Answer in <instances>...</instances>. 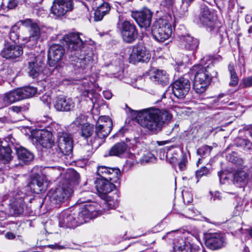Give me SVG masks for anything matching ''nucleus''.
<instances>
[{
  "label": "nucleus",
  "instance_id": "f257e3e1",
  "mask_svg": "<svg viewBox=\"0 0 252 252\" xmlns=\"http://www.w3.org/2000/svg\"><path fill=\"white\" fill-rule=\"evenodd\" d=\"M171 118L172 115L167 111L155 107L141 110L137 114L138 123L152 134L160 131L163 124Z\"/></svg>",
  "mask_w": 252,
  "mask_h": 252
},
{
  "label": "nucleus",
  "instance_id": "f03ea898",
  "mask_svg": "<svg viewBox=\"0 0 252 252\" xmlns=\"http://www.w3.org/2000/svg\"><path fill=\"white\" fill-rule=\"evenodd\" d=\"M210 57L206 56L201 59V64L193 65L189 74L194 77L193 87L197 94L205 92L210 84L212 78L217 77L218 72L215 70L212 72L210 69L213 67Z\"/></svg>",
  "mask_w": 252,
  "mask_h": 252
},
{
  "label": "nucleus",
  "instance_id": "7ed1b4c3",
  "mask_svg": "<svg viewBox=\"0 0 252 252\" xmlns=\"http://www.w3.org/2000/svg\"><path fill=\"white\" fill-rule=\"evenodd\" d=\"M119 195L115 193L113 196H108L107 200L102 203V209H99V204L96 202L86 204L79 212L80 216L84 219L85 223L88 219H93L99 215L107 214L109 209H113L118 206Z\"/></svg>",
  "mask_w": 252,
  "mask_h": 252
},
{
  "label": "nucleus",
  "instance_id": "20e7f679",
  "mask_svg": "<svg viewBox=\"0 0 252 252\" xmlns=\"http://www.w3.org/2000/svg\"><path fill=\"white\" fill-rule=\"evenodd\" d=\"M194 22L204 26L211 32L219 34L221 38L226 34L224 27L216 19L214 13L207 6H201L200 14L195 18Z\"/></svg>",
  "mask_w": 252,
  "mask_h": 252
},
{
  "label": "nucleus",
  "instance_id": "39448f33",
  "mask_svg": "<svg viewBox=\"0 0 252 252\" xmlns=\"http://www.w3.org/2000/svg\"><path fill=\"white\" fill-rule=\"evenodd\" d=\"M37 92L36 88L31 86L11 91L0 98V108L6 107L15 102L32 97L35 95Z\"/></svg>",
  "mask_w": 252,
  "mask_h": 252
},
{
  "label": "nucleus",
  "instance_id": "423d86ee",
  "mask_svg": "<svg viewBox=\"0 0 252 252\" xmlns=\"http://www.w3.org/2000/svg\"><path fill=\"white\" fill-rule=\"evenodd\" d=\"M79 33H69L60 39L59 42L54 45L58 47H86L94 46V42L91 39H84Z\"/></svg>",
  "mask_w": 252,
  "mask_h": 252
},
{
  "label": "nucleus",
  "instance_id": "0eeeda50",
  "mask_svg": "<svg viewBox=\"0 0 252 252\" xmlns=\"http://www.w3.org/2000/svg\"><path fill=\"white\" fill-rule=\"evenodd\" d=\"M172 32L171 23L167 18H161L156 20L152 27L154 38L158 42L167 39Z\"/></svg>",
  "mask_w": 252,
  "mask_h": 252
},
{
  "label": "nucleus",
  "instance_id": "6e6552de",
  "mask_svg": "<svg viewBox=\"0 0 252 252\" xmlns=\"http://www.w3.org/2000/svg\"><path fill=\"white\" fill-rule=\"evenodd\" d=\"M73 193L72 188L68 184L63 183L54 190L50 191L48 194L52 205L59 207L60 205L67 200Z\"/></svg>",
  "mask_w": 252,
  "mask_h": 252
},
{
  "label": "nucleus",
  "instance_id": "1a4fd4ad",
  "mask_svg": "<svg viewBox=\"0 0 252 252\" xmlns=\"http://www.w3.org/2000/svg\"><path fill=\"white\" fill-rule=\"evenodd\" d=\"M85 223V220L80 215L69 214L67 212H62L59 217V225L60 227L69 228H74L77 226Z\"/></svg>",
  "mask_w": 252,
  "mask_h": 252
},
{
  "label": "nucleus",
  "instance_id": "9d476101",
  "mask_svg": "<svg viewBox=\"0 0 252 252\" xmlns=\"http://www.w3.org/2000/svg\"><path fill=\"white\" fill-rule=\"evenodd\" d=\"M205 238L206 246L212 250L221 249L226 244L225 236L222 233H208L205 234Z\"/></svg>",
  "mask_w": 252,
  "mask_h": 252
},
{
  "label": "nucleus",
  "instance_id": "9b49d317",
  "mask_svg": "<svg viewBox=\"0 0 252 252\" xmlns=\"http://www.w3.org/2000/svg\"><path fill=\"white\" fill-rule=\"evenodd\" d=\"M72 9L71 0H54L51 8V14L55 18H60Z\"/></svg>",
  "mask_w": 252,
  "mask_h": 252
},
{
  "label": "nucleus",
  "instance_id": "f8f14e48",
  "mask_svg": "<svg viewBox=\"0 0 252 252\" xmlns=\"http://www.w3.org/2000/svg\"><path fill=\"white\" fill-rule=\"evenodd\" d=\"M24 26L30 28V36L23 38L25 43L31 42L30 45L37 43L40 35V29L37 24L31 19H26L19 21Z\"/></svg>",
  "mask_w": 252,
  "mask_h": 252
},
{
  "label": "nucleus",
  "instance_id": "ddd939ff",
  "mask_svg": "<svg viewBox=\"0 0 252 252\" xmlns=\"http://www.w3.org/2000/svg\"><path fill=\"white\" fill-rule=\"evenodd\" d=\"M190 88V83L188 79L180 78L172 85V90L174 95L178 98H184L188 94Z\"/></svg>",
  "mask_w": 252,
  "mask_h": 252
},
{
  "label": "nucleus",
  "instance_id": "4468645a",
  "mask_svg": "<svg viewBox=\"0 0 252 252\" xmlns=\"http://www.w3.org/2000/svg\"><path fill=\"white\" fill-rule=\"evenodd\" d=\"M58 148L64 155H69L73 150V140L71 135L66 132H57Z\"/></svg>",
  "mask_w": 252,
  "mask_h": 252
},
{
  "label": "nucleus",
  "instance_id": "2eb2a0df",
  "mask_svg": "<svg viewBox=\"0 0 252 252\" xmlns=\"http://www.w3.org/2000/svg\"><path fill=\"white\" fill-rule=\"evenodd\" d=\"M250 173V170L246 166L237 169L233 174L234 184L239 188H245L251 181Z\"/></svg>",
  "mask_w": 252,
  "mask_h": 252
},
{
  "label": "nucleus",
  "instance_id": "dca6fc26",
  "mask_svg": "<svg viewBox=\"0 0 252 252\" xmlns=\"http://www.w3.org/2000/svg\"><path fill=\"white\" fill-rule=\"evenodd\" d=\"M96 173L101 179H109L110 181L115 183H119L121 172L118 168L99 165L97 166Z\"/></svg>",
  "mask_w": 252,
  "mask_h": 252
},
{
  "label": "nucleus",
  "instance_id": "f3484780",
  "mask_svg": "<svg viewBox=\"0 0 252 252\" xmlns=\"http://www.w3.org/2000/svg\"><path fill=\"white\" fill-rule=\"evenodd\" d=\"M121 32L123 40L127 43L132 42L137 37L138 32L135 25L128 21L122 23Z\"/></svg>",
  "mask_w": 252,
  "mask_h": 252
},
{
  "label": "nucleus",
  "instance_id": "a211bd4d",
  "mask_svg": "<svg viewBox=\"0 0 252 252\" xmlns=\"http://www.w3.org/2000/svg\"><path fill=\"white\" fill-rule=\"evenodd\" d=\"M83 52L80 58H76L74 62L71 63L73 67L85 69L87 66L93 63L95 58L93 52L90 48H87Z\"/></svg>",
  "mask_w": 252,
  "mask_h": 252
},
{
  "label": "nucleus",
  "instance_id": "6ab92c4d",
  "mask_svg": "<svg viewBox=\"0 0 252 252\" xmlns=\"http://www.w3.org/2000/svg\"><path fill=\"white\" fill-rule=\"evenodd\" d=\"M129 55L130 63L135 64L138 62H148L150 60L151 54L147 48H132Z\"/></svg>",
  "mask_w": 252,
  "mask_h": 252
},
{
  "label": "nucleus",
  "instance_id": "aec40b11",
  "mask_svg": "<svg viewBox=\"0 0 252 252\" xmlns=\"http://www.w3.org/2000/svg\"><path fill=\"white\" fill-rule=\"evenodd\" d=\"M111 131L110 128H102L95 126V134L91 138L90 143L94 148L99 147Z\"/></svg>",
  "mask_w": 252,
  "mask_h": 252
},
{
  "label": "nucleus",
  "instance_id": "412c9836",
  "mask_svg": "<svg viewBox=\"0 0 252 252\" xmlns=\"http://www.w3.org/2000/svg\"><path fill=\"white\" fill-rule=\"evenodd\" d=\"M54 107L58 111L68 112L73 109L75 102L71 98L58 96L54 102Z\"/></svg>",
  "mask_w": 252,
  "mask_h": 252
},
{
  "label": "nucleus",
  "instance_id": "4be33fe9",
  "mask_svg": "<svg viewBox=\"0 0 252 252\" xmlns=\"http://www.w3.org/2000/svg\"><path fill=\"white\" fill-rule=\"evenodd\" d=\"M53 132L48 130H41L37 132V141L43 147L47 149L52 148L54 146V140L53 138Z\"/></svg>",
  "mask_w": 252,
  "mask_h": 252
},
{
  "label": "nucleus",
  "instance_id": "5701e85b",
  "mask_svg": "<svg viewBox=\"0 0 252 252\" xmlns=\"http://www.w3.org/2000/svg\"><path fill=\"white\" fill-rule=\"evenodd\" d=\"M133 17L141 28L146 29L150 27L151 24L152 13L149 9H146L134 13Z\"/></svg>",
  "mask_w": 252,
  "mask_h": 252
},
{
  "label": "nucleus",
  "instance_id": "b1692460",
  "mask_svg": "<svg viewBox=\"0 0 252 252\" xmlns=\"http://www.w3.org/2000/svg\"><path fill=\"white\" fill-rule=\"evenodd\" d=\"M93 8H95L94 12V19L95 21H99L102 19L104 16L106 14L110 9L108 3L105 2L103 0H96L92 3Z\"/></svg>",
  "mask_w": 252,
  "mask_h": 252
},
{
  "label": "nucleus",
  "instance_id": "393cba45",
  "mask_svg": "<svg viewBox=\"0 0 252 252\" xmlns=\"http://www.w3.org/2000/svg\"><path fill=\"white\" fill-rule=\"evenodd\" d=\"M109 179H97L94 184L95 188L99 193L100 195L102 197L110 192H111L115 188V185L113 184L114 182H110L108 181Z\"/></svg>",
  "mask_w": 252,
  "mask_h": 252
},
{
  "label": "nucleus",
  "instance_id": "a878e982",
  "mask_svg": "<svg viewBox=\"0 0 252 252\" xmlns=\"http://www.w3.org/2000/svg\"><path fill=\"white\" fill-rule=\"evenodd\" d=\"M173 245L174 252H195L193 250H198V246L194 248L192 245L185 242L182 238L174 239Z\"/></svg>",
  "mask_w": 252,
  "mask_h": 252
},
{
  "label": "nucleus",
  "instance_id": "bb28decb",
  "mask_svg": "<svg viewBox=\"0 0 252 252\" xmlns=\"http://www.w3.org/2000/svg\"><path fill=\"white\" fill-rule=\"evenodd\" d=\"M29 187L32 192L39 194L46 190L47 185L44 182L43 179L37 175L32 179Z\"/></svg>",
  "mask_w": 252,
  "mask_h": 252
},
{
  "label": "nucleus",
  "instance_id": "cd10ccee",
  "mask_svg": "<svg viewBox=\"0 0 252 252\" xmlns=\"http://www.w3.org/2000/svg\"><path fill=\"white\" fill-rule=\"evenodd\" d=\"M48 58L50 66H55L62 59L64 53V48H49Z\"/></svg>",
  "mask_w": 252,
  "mask_h": 252
},
{
  "label": "nucleus",
  "instance_id": "c85d7f7f",
  "mask_svg": "<svg viewBox=\"0 0 252 252\" xmlns=\"http://www.w3.org/2000/svg\"><path fill=\"white\" fill-rule=\"evenodd\" d=\"M11 150L8 146L2 145L0 142V164H3L9 162L12 159Z\"/></svg>",
  "mask_w": 252,
  "mask_h": 252
},
{
  "label": "nucleus",
  "instance_id": "c756f323",
  "mask_svg": "<svg viewBox=\"0 0 252 252\" xmlns=\"http://www.w3.org/2000/svg\"><path fill=\"white\" fill-rule=\"evenodd\" d=\"M151 78L153 81L162 85H165L168 83V75L164 70H157L154 74L151 75Z\"/></svg>",
  "mask_w": 252,
  "mask_h": 252
},
{
  "label": "nucleus",
  "instance_id": "7c9ffc66",
  "mask_svg": "<svg viewBox=\"0 0 252 252\" xmlns=\"http://www.w3.org/2000/svg\"><path fill=\"white\" fill-rule=\"evenodd\" d=\"M18 159L25 164H28L33 159V155L27 149L20 147L17 149Z\"/></svg>",
  "mask_w": 252,
  "mask_h": 252
},
{
  "label": "nucleus",
  "instance_id": "2f4dec72",
  "mask_svg": "<svg viewBox=\"0 0 252 252\" xmlns=\"http://www.w3.org/2000/svg\"><path fill=\"white\" fill-rule=\"evenodd\" d=\"M23 48H3L0 54L3 58L6 59H13L19 57L21 55L23 51Z\"/></svg>",
  "mask_w": 252,
  "mask_h": 252
},
{
  "label": "nucleus",
  "instance_id": "473e14b6",
  "mask_svg": "<svg viewBox=\"0 0 252 252\" xmlns=\"http://www.w3.org/2000/svg\"><path fill=\"white\" fill-rule=\"evenodd\" d=\"M29 75L33 78L37 77L42 70V67L37 63L36 57H34V61L29 62Z\"/></svg>",
  "mask_w": 252,
  "mask_h": 252
},
{
  "label": "nucleus",
  "instance_id": "72a5a7b5",
  "mask_svg": "<svg viewBox=\"0 0 252 252\" xmlns=\"http://www.w3.org/2000/svg\"><path fill=\"white\" fill-rule=\"evenodd\" d=\"M127 145L125 142L118 143L111 148L109 151V155L120 156L125 153Z\"/></svg>",
  "mask_w": 252,
  "mask_h": 252
},
{
  "label": "nucleus",
  "instance_id": "f704fd0d",
  "mask_svg": "<svg viewBox=\"0 0 252 252\" xmlns=\"http://www.w3.org/2000/svg\"><path fill=\"white\" fill-rule=\"evenodd\" d=\"M181 40L183 45L188 47H198L199 44V41L198 39L194 38L189 35L186 36L182 35Z\"/></svg>",
  "mask_w": 252,
  "mask_h": 252
},
{
  "label": "nucleus",
  "instance_id": "c9c22d12",
  "mask_svg": "<svg viewBox=\"0 0 252 252\" xmlns=\"http://www.w3.org/2000/svg\"><path fill=\"white\" fill-rule=\"evenodd\" d=\"M95 126L102 128H110L111 130H112L113 126L112 121L108 116H101L98 119Z\"/></svg>",
  "mask_w": 252,
  "mask_h": 252
},
{
  "label": "nucleus",
  "instance_id": "e433bc0d",
  "mask_svg": "<svg viewBox=\"0 0 252 252\" xmlns=\"http://www.w3.org/2000/svg\"><path fill=\"white\" fill-rule=\"evenodd\" d=\"M93 131V126L89 124H85L82 126H81V135L84 138V139H87L88 144L91 145L90 143V141H89L88 140V138H91Z\"/></svg>",
  "mask_w": 252,
  "mask_h": 252
},
{
  "label": "nucleus",
  "instance_id": "4c0bfd02",
  "mask_svg": "<svg viewBox=\"0 0 252 252\" xmlns=\"http://www.w3.org/2000/svg\"><path fill=\"white\" fill-rule=\"evenodd\" d=\"M228 70L230 74V81L229 85L230 86H235L238 83V77L234 69L233 64H229L228 65Z\"/></svg>",
  "mask_w": 252,
  "mask_h": 252
},
{
  "label": "nucleus",
  "instance_id": "58836bf2",
  "mask_svg": "<svg viewBox=\"0 0 252 252\" xmlns=\"http://www.w3.org/2000/svg\"><path fill=\"white\" fill-rule=\"evenodd\" d=\"M49 153L50 154L51 159L53 161H58L59 159L61 158L63 155H64V154L60 150V149H58L56 147L55 148H49Z\"/></svg>",
  "mask_w": 252,
  "mask_h": 252
},
{
  "label": "nucleus",
  "instance_id": "ea45409f",
  "mask_svg": "<svg viewBox=\"0 0 252 252\" xmlns=\"http://www.w3.org/2000/svg\"><path fill=\"white\" fill-rule=\"evenodd\" d=\"M212 148L207 145H204L199 148L197 151V153L198 155L203 158L209 155Z\"/></svg>",
  "mask_w": 252,
  "mask_h": 252
},
{
  "label": "nucleus",
  "instance_id": "a19ab883",
  "mask_svg": "<svg viewBox=\"0 0 252 252\" xmlns=\"http://www.w3.org/2000/svg\"><path fill=\"white\" fill-rule=\"evenodd\" d=\"M84 90L82 93V95L84 96H88L90 98V100L92 101L93 103H94L96 102V101H94V98L90 97V95L92 96L94 95L95 98L97 97L98 94L97 93H94L93 91L91 89H83Z\"/></svg>",
  "mask_w": 252,
  "mask_h": 252
},
{
  "label": "nucleus",
  "instance_id": "79ce46f5",
  "mask_svg": "<svg viewBox=\"0 0 252 252\" xmlns=\"http://www.w3.org/2000/svg\"><path fill=\"white\" fill-rule=\"evenodd\" d=\"M238 142L239 146L241 147L248 149H252V143L247 139L239 138L238 139Z\"/></svg>",
  "mask_w": 252,
  "mask_h": 252
},
{
  "label": "nucleus",
  "instance_id": "37998d69",
  "mask_svg": "<svg viewBox=\"0 0 252 252\" xmlns=\"http://www.w3.org/2000/svg\"><path fill=\"white\" fill-rule=\"evenodd\" d=\"M210 173V169L205 166H203L196 171V177L197 178H199L203 176H206Z\"/></svg>",
  "mask_w": 252,
  "mask_h": 252
},
{
  "label": "nucleus",
  "instance_id": "c03bdc74",
  "mask_svg": "<svg viewBox=\"0 0 252 252\" xmlns=\"http://www.w3.org/2000/svg\"><path fill=\"white\" fill-rule=\"evenodd\" d=\"M188 162L187 157L185 154L182 153V158L178 163V167L180 171H184L186 169V165Z\"/></svg>",
  "mask_w": 252,
  "mask_h": 252
},
{
  "label": "nucleus",
  "instance_id": "a18cd8bd",
  "mask_svg": "<svg viewBox=\"0 0 252 252\" xmlns=\"http://www.w3.org/2000/svg\"><path fill=\"white\" fill-rule=\"evenodd\" d=\"M81 85L82 88L81 90L91 89L93 86V83L90 80V78H84L81 81Z\"/></svg>",
  "mask_w": 252,
  "mask_h": 252
},
{
  "label": "nucleus",
  "instance_id": "49530a36",
  "mask_svg": "<svg viewBox=\"0 0 252 252\" xmlns=\"http://www.w3.org/2000/svg\"><path fill=\"white\" fill-rule=\"evenodd\" d=\"M85 116L84 115L81 114L78 117H77V118H76L73 123L76 126L80 127L82 126L85 124Z\"/></svg>",
  "mask_w": 252,
  "mask_h": 252
},
{
  "label": "nucleus",
  "instance_id": "de8ad7c7",
  "mask_svg": "<svg viewBox=\"0 0 252 252\" xmlns=\"http://www.w3.org/2000/svg\"><path fill=\"white\" fill-rule=\"evenodd\" d=\"M71 181H76L79 178V174L74 170H69L66 173Z\"/></svg>",
  "mask_w": 252,
  "mask_h": 252
},
{
  "label": "nucleus",
  "instance_id": "09e8293b",
  "mask_svg": "<svg viewBox=\"0 0 252 252\" xmlns=\"http://www.w3.org/2000/svg\"><path fill=\"white\" fill-rule=\"evenodd\" d=\"M155 159V156L151 153H148L146 155L143 156L142 161L144 162L148 163L154 161Z\"/></svg>",
  "mask_w": 252,
  "mask_h": 252
},
{
  "label": "nucleus",
  "instance_id": "8fccbe9b",
  "mask_svg": "<svg viewBox=\"0 0 252 252\" xmlns=\"http://www.w3.org/2000/svg\"><path fill=\"white\" fill-rule=\"evenodd\" d=\"M29 107L26 106H13L10 108V109L12 111L19 113L21 112L26 111L28 109Z\"/></svg>",
  "mask_w": 252,
  "mask_h": 252
},
{
  "label": "nucleus",
  "instance_id": "3c124183",
  "mask_svg": "<svg viewBox=\"0 0 252 252\" xmlns=\"http://www.w3.org/2000/svg\"><path fill=\"white\" fill-rule=\"evenodd\" d=\"M242 82L243 86L246 88L252 87V76L244 78Z\"/></svg>",
  "mask_w": 252,
  "mask_h": 252
},
{
  "label": "nucleus",
  "instance_id": "603ef678",
  "mask_svg": "<svg viewBox=\"0 0 252 252\" xmlns=\"http://www.w3.org/2000/svg\"><path fill=\"white\" fill-rule=\"evenodd\" d=\"M194 0H182V4L181 8L183 9V12L188 11V7Z\"/></svg>",
  "mask_w": 252,
  "mask_h": 252
},
{
  "label": "nucleus",
  "instance_id": "864d4df0",
  "mask_svg": "<svg viewBox=\"0 0 252 252\" xmlns=\"http://www.w3.org/2000/svg\"><path fill=\"white\" fill-rule=\"evenodd\" d=\"M40 100L44 103L47 105L50 104L51 101V97L50 95L47 93L43 94L40 97Z\"/></svg>",
  "mask_w": 252,
  "mask_h": 252
},
{
  "label": "nucleus",
  "instance_id": "5fc2aeb1",
  "mask_svg": "<svg viewBox=\"0 0 252 252\" xmlns=\"http://www.w3.org/2000/svg\"><path fill=\"white\" fill-rule=\"evenodd\" d=\"M174 0H162L160 2L161 6L167 8H170L173 4Z\"/></svg>",
  "mask_w": 252,
  "mask_h": 252
},
{
  "label": "nucleus",
  "instance_id": "6e6d98bb",
  "mask_svg": "<svg viewBox=\"0 0 252 252\" xmlns=\"http://www.w3.org/2000/svg\"><path fill=\"white\" fill-rule=\"evenodd\" d=\"M194 211L190 208H186L183 215L186 217L190 218L193 216Z\"/></svg>",
  "mask_w": 252,
  "mask_h": 252
},
{
  "label": "nucleus",
  "instance_id": "4d7b16f0",
  "mask_svg": "<svg viewBox=\"0 0 252 252\" xmlns=\"http://www.w3.org/2000/svg\"><path fill=\"white\" fill-rule=\"evenodd\" d=\"M9 201H10V203H9L10 205H11V207H13L15 209V211H16V213L21 214L23 212V208H21V207L19 209H18L17 211H16V207L17 205V203L15 201H14L13 202H12L11 198H10Z\"/></svg>",
  "mask_w": 252,
  "mask_h": 252
},
{
  "label": "nucleus",
  "instance_id": "13d9d810",
  "mask_svg": "<svg viewBox=\"0 0 252 252\" xmlns=\"http://www.w3.org/2000/svg\"><path fill=\"white\" fill-rule=\"evenodd\" d=\"M18 0H8L7 7L9 9L15 8L17 4Z\"/></svg>",
  "mask_w": 252,
  "mask_h": 252
},
{
  "label": "nucleus",
  "instance_id": "bf43d9fd",
  "mask_svg": "<svg viewBox=\"0 0 252 252\" xmlns=\"http://www.w3.org/2000/svg\"><path fill=\"white\" fill-rule=\"evenodd\" d=\"M9 36L10 39L14 42H15L19 37L18 33L15 32H9Z\"/></svg>",
  "mask_w": 252,
  "mask_h": 252
},
{
  "label": "nucleus",
  "instance_id": "052dcab7",
  "mask_svg": "<svg viewBox=\"0 0 252 252\" xmlns=\"http://www.w3.org/2000/svg\"><path fill=\"white\" fill-rule=\"evenodd\" d=\"M5 176L4 168L2 166L0 165V183L4 181Z\"/></svg>",
  "mask_w": 252,
  "mask_h": 252
},
{
  "label": "nucleus",
  "instance_id": "680f3d73",
  "mask_svg": "<svg viewBox=\"0 0 252 252\" xmlns=\"http://www.w3.org/2000/svg\"><path fill=\"white\" fill-rule=\"evenodd\" d=\"M40 121L44 123H49L50 124L52 122V119L48 116H45L40 120Z\"/></svg>",
  "mask_w": 252,
  "mask_h": 252
},
{
  "label": "nucleus",
  "instance_id": "e2e57ef3",
  "mask_svg": "<svg viewBox=\"0 0 252 252\" xmlns=\"http://www.w3.org/2000/svg\"><path fill=\"white\" fill-rule=\"evenodd\" d=\"M212 198L214 200H220L221 198L220 193L219 191H215L214 193L212 194Z\"/></svg>",
  "mask_w": 252,
  "mask_h": 252
},
{
  "label": "nucleus",
  "instance_id": "0e129e2a",
  "mask_svg": "<svg viewBox=\"0 0 252 252\" xmlns=\"http://www.w3.org/2000/svg\"><path fill=\"white\" fill-rule=\"evenodd\" d=\"M103 94L104 97L107 99H110L112 96V93L109 91H103Z\"/></svg>",
  "mask_w": 252,
  "mask_h": 252
},
{
  "label": "nucleus",
  "instance_id": "69168bd1",
  "mask_svg": "<svg viewBox=\"0 0 252 252\" xmlns=\"http://www.w3.org/2000/svg\"><path fill=\"white\" fill-rule=\"evenodd\" d=\"M5 237L7 239L12 240L15 238V235L11 232H8L5 234Z\"/></svg>",
  "mask_w": 252,
  "mask_h": 252
},
{
  "label": "nucleus",
  "instance_id": "338daca9",
  "mask_svg": "<svg viewBox=\"0 0 252 252\" xmlns=\"http://www.w3.org/2000/svg\"><path fill=\"white\" fill-rule=\"evenodd\" d=\"M218 175H219V176L220 178V182L221 183H224L225 182H224L223 180H224L225 179H226V177L225 176V175L224 174V173H221L219 172L218 173Z\"/></svg>",
  "mask_w": 252,
  "mask_h": 252
},
{
  "label": "nucleus",
  "instance_id": "774afa93",
  "mask_svg": "<svg viewBox=\"0 0 252 252\" xmlns=\"http://www.w3.org/2000/svg\"><path fill=\"white\" fill-rule=\"evenodd\" d=\"M246 22L248 24L252 23V14H248L245 17Z\"/></svg>",
  "mask_w": 252,
  "mask_h": 252
}]
</instances>
